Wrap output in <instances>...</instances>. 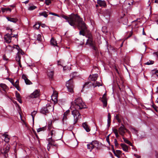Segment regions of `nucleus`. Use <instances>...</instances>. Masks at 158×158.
<instances>
[{
	"label": "nucleus",
	"mask_w": 158,
	"mask_h": 158,
	"mask_svg": "<svg viewBox=\"0 0 158 158\" xmlns=\"http://www.w3.org/2000/svg\"><path fill=\"white\" fill-rule=\"evenodd\" d=\"M118 131L119 134L123 137L124 136L126 132H130L129 130L125 127L124 125L122 123L121 124V126L119 128Z\"/></svg>",
	"instance_id": "7"
},
{
	"label": "nucleus",
	"mask_w": 158,
	"mask_h": 158,
	"mask_svg": "<svg viewBox=\"0 0 158 158\" xmlns=\"http://www.w3.org/2000/svg\"><path fill=\"white\" fill-rule=\"evenodd\" d=\"M115 118L118 121V122L119 123H120L121 122V120L120 119L119 117V114H117L115 116Z\"/></svg>",
	"instance_id": "32"
},
{
	"label": "nucleus",
	"mask_w": 158,
	"mask_h": 158,
	"mask_svg": "<svg viewBox=\"0 0 158 158\" xmlns=\"http://www.w3.org/2000/svg\"><path fill=\"white\" fill-rule=\"evenodd\" d=\"M132 35V33H130V34H129V35L128 36V37L126 38V39H128V38L130 37L131 35Z\"/></svg>",
	"instance_id": "59"
},
{
	"label": "nucleus",
	"mask_w": 158,
	"mask_h": 158,
	"mask_svg": "<svg viewBox=\"0 0 158 158\" xmlns=\"http://www.w3.org/2000/svg\"><path fill=\"white\" fill-rule=\"evenodd\" d=\"M6 18L8 21L14 23H16L18 20V19L16 18H11L8 17H6Z\"/></svg>",
	"instance_id": "20"
},
{
	"label": "nucleus",
	"mask_w": 158,
	"mask_h": 158,
	"mask_svg": "<svg viewBox=\"0 0 158 158\" xmlns=\"http://www.w3.org/2000/svg\"><path fill=\"white\" fill-rule=\"evenodd\" d=\"M15 87L18 90H19V91L20 90V89L19 85L17 86H15Z\"/></svg>",
	"instance_id": "63"
},
{
	"label": "nucleus",
	"mask_w": 158,
	"mask_h": 158,
	"mask_svg": "<svg viewBox=\"0 0 158 158\" xmlns=\"http://www.w3.org/2000/svg\"><path fill=\"white\" fill-rule=\"evenodd\" d=\"M51 107V105L48 104H47L45 106L42 107L40 110V113L44 115H47L49 113V110L50 109V108Z\"/></svg>",
	"instance_id": "6"
},
{
	"label": "nucleus",
	"mask_w": 158,
	"mask_h": 158,
	"mask_svg": "<svg viewBox=\"0 0 158 158\" xmlns=\"http://www.w3.org/2000/svg\"><path fill=\"white\" fill-rule=\"evenodd\" d=\"M89 82H85L83 86V88L85 87L86 85H88L89 84Z\"/></svg>",
	"instance_id": "56"
},
{
	"label": "nucleus",
	"mask_w": 158,
	"mask_h": 158,
	"mask_svg": "<svg viewBox=\"0 0 158 158\" xmlns=\"http://www.w3.org/2000/svg\"><path fill=\"white\" fill-rule=\"evenodd\" d=\"M110 135L107 136V137L106 138V140L107 141V142L109 144H110V142L109 140V136Z\"/></svg>",
	"instance_id": "52"
},
{
	"label": "nucleus",
	"mask_w": 158,
	"mask_h": 158,
	"mask_svg": "<svg viewBox=\"0 0 158 158\" xmlns=\"http://www.w3.org/2000/svg\"><path fill=\"white\" fill-rule=\"evenodd\" d=\"M75 104L74 107L76 109L81 110L84 108H87V107L85 105L80 97L76 98L74 101Z\"/></svg>",
	"instance_id": "3"
},
{
	"label": "nucleus",
	"mask_w": 158,
	"mask_h": 158,
	"mask_svg": "<svg viewBox=\"0 0 158 158\" xmlns=\"http://www.w3.org/2000/svg\"><path fill=\"white\" fill-rule=\"evenodd\" d=\"M37 113V111L34 110L31 113V115L32 116V119H33V121L34 120V117H35V115Z\"/></svg>",
	"instance_id": "38"
},
{
	"label": "nucleus",
	"mask_w": 158,
	"mask_h": 158,
	"mask_svg": "<svg viewBox=\"0 0 158 158\" xmlns=\"http://www.w3.org/2000/svg\"><path fill=\"white\" fill-rule=\"evenodd\" d=\"M61 17L66 20L71 26L74 27H77L79 29L81 30L80 31L79 34L80 35H85L84 31L87 29V26L83 21L82 18L77 14H72L69 16L64 15H61Z\"/></svg>",
	"instance_id": "1"
},
{
	"label": "nucleus",
	"mask_w": 158,
	"mask_h": 158,
	"mask_svg": "<svg viewBox=\"0 0 158 158\" xmlns=\"http://www.w3.org/2000/svg\"><path fill=\"white\" fill-rule=\"evenodd\" d=\"M46 129V127H40V128L38 129L37 130V132H39L41 131H44Z\"/></svg>",
	"instance_id": "31"
},
{
	"label": "nucleus",
	"mask_w": 158,
	"mask_h": 158,
	"mask_svg": "<svg viewBox=\"0 0 158 158\" xmlns=\"http://www.w3.org/2000/svg\"><path fill=\"white\" fill-rule=\"evenodd\" d=\"M114 143L115 146L116 147L118 145V143L116 139H114Z\"/></svg>",
	"instance_id": "48"
},
{
	"label": "nucleus",
	"mask_w": 158,
	"mask_h": 158,
	"mask_svg": "<svg viewBox=\"0 0 158 158\" xmlns=\"http://www.w3.org/2000/svg\"><path fill=\"white\" fill-rule=\"evenodd\" d=\"M40 90H36L30 95V97L32 98H38L40 95Z\"/></svg>",
	"instance_id": "10"
},
{
	"label": "nucleus",
	"mask_w": 158,
	"mask_h": 158,
	"mask_svg": "<svg viewBox=\"0 0 158 158\" xmlns=\"http://www.w3.org/2000/svg\"><path fill=\"white\" fill-rule=\"evenodd\" d=\"M154 63V61L152 60L149 61H148L146 63V64L147 65H150L153 64Z\"/></svg>",
	"instance_id": "44"
},
{
	"label": "nucleus",
	"mask_w": 158,
	"mask_h": 158,
	"mask_svg": "<svg viewBox=\"0 0 158 158\" xmlns=\"http://www.w3.org/2000/svg\"><path fill=\"white\" fill-rule=\"evenodd\" d=\"M63 120H66L67 119V115H64V116L63 118Z\"/></svg>",
	"instance_id": "57"
},
{
	"label": "nucleus",
	"mask_w": 158,
	"mask_h": 158,
	"mask_svg": "<svg viewBox=\"0 0 158 158\" xmlns=\"http://www.w3.org/2000/svg\"><path fill=\"white\" fill-rule=\"evenodd\" d=\"M72 114L73 115L74 121L73 124L74 125L77 123L80 116V114L77 109H75L72 111Z\"/></svg>",
	"instance_id": "4"
},
{
	"label": "nucleus",
	"mask_w": 158,
	"mask_h": 158,
	"mask_svg": "<svg viewBox=\"0 0 158 158\" xmlns=\"http://www.w3.org/2000/svg\"><path fill=\"white\" fill-rule=\"evenodd\" d=\"M82 126L87 132H89L90 130V128L86 122L82 124Z\"/></svg>",
	"instance_id": "16"
},
{
	"label": "nucleus",
	"mask_w": 158,
	"mask_h": 158,
	"mask_svg": "<svg viewBox=\"0 0 158 158\" xmlns=\"http://www.w3.org/2000/svg\"><path fill=\"white\" fill-rule=\"evenodd\" d=\"M48 142L49 144H50L51 146H57V145L55 143V141L52 139V137L48 138Z\"/></svg>",
	"instance_id": "13"
},
{
	"label": "nucleus",
	"mask_w": 158,
	"mask_h": 158,
	"mask_svg": "<svg viewBox=\"0 0 158 158\" xmlns=\"http://www.w3.org/2000/svg\"><path fill=\"white\" fill-rule=\"evenodd\" d=\"M69 110H67V111H66L64 113V115H67L69 113Z\"/></svg>",
	"instance_id": "58"
},
{
	"label": "nucleus",
	"mask_w": 158,
	"mask_h": 158,
	"mask_svg": "<svg viewBox=\"0 0 158 158\" xmlns=\"http://www.w3.org/2000/svg\"><path fill=\"white\" fill-rule=\"evenodd\" d=\"M152 107H153V108L155 109V110L156 111H157V106L154 104H153L152 105Z\"/></svg>",
	"instance_id": "49"
},
{
	"label": "nucleus",
	"mask_w": 158,
	"mask_h": 158,
	"mask_svg": "<svg viewBox=\"0 0 158 158\" xmlns=\"http://www.w3.org/2000/svg\"><path fill=\"white\" fill-rule=\"evenodd\" d=\"M3 136L5 137L4 141L6 143H8L9 142L10 138L9 135L6 134H4Z\"/></svg>",
	"instance_id": "24"
},
{
	"label": "nucleus",
	"mask_w": 158,
	"mask_h": 158,
	"mask_svg": "<svg viewBox=\"0 0 158 158\" xmlns=\"http://www.w3.org/2000/svg\"><path fill=\"white\" fill-rule=\"evenodd\" d=\"M40 23H35L33 26V27L34 29H38L40 27Z\"/></svg>",
	"instance_id": "33"
},
{
	"label": "nucleus",
	"mask_w": 158,
	"mask_h": 158,
	"mask_svg": "<svg viewBox=\"0 0 158 158\" xmlns=\"http://www.w3.org/2000/svg\"><path fill=\"white\" fill-rule=\"evenodd\" d=\"M50 146L51 145L50 144H49L48 143L47 146V149L48 150V151H49V149L50 148Z\"/></svg>",
	"instance_id": "61"
},
{
	"label": "nucleus",
	"mask_w": 158,
	"mask_h": 158,
	"mask_svg": "<svg viewBox=\"0 0 158 158\" xmlns=\"http://www.w3.org/2000/svg\"><path fill=\"white\" fill-rule=\"evenodd\" d=\"M57 94H55L52 95V100H54V102H56L57 101Z\"/></svg>",
	"instance_id": "36"
},
{
	"label": "nucleus",
	"mask_w": 158,
	"mask_h": 158,
	"mask_svg": "<svg viewBox=\"0 0 158 158\" xmlns=\"http://www.w3.org/2000/svg\"><path fill=\"white\" fill-rule=\"evenodd\" d=\"M92 143H93V147L94 148H98L99 146V142L97 140H94L92 141Z\"/></svg>",
	"instance_id": "21"
},
{
	"label": "nucleus",
	"mask_w": 158,
	"mask_h": 158,
	"mask_svg": "<svg viewBox=\"0 0 158 158\" xmlns=\"http://www.w3.org/2000/svg\"><path fill=\"white\" fill-rule=\"evenodd\" d=\"M0 86L4 90H5L7 89V86L4 84H0Z\"/></svg>",
	"instance_id": "34"
},
{
	"label": "nucleus",
	"mask_w": 158,
	"mask_h": 158,
	"mask_svg": "<svg viewBox=\"0 0 158 158\" xmlns=\"http://www.w3.org/2000/svg\"><path fill=\"white\" fill-rule=\"evenodd\" d=\"M155 74L156 76L158 77V70L156 71Z\"/></svg>",
	"instance_id": "64"
},
{
	"label": "nucleus",
	"mask_w": 158,
	"mask_h": 158,
	"mask_svg": "<svg viewBox=\"0 0 158 158\" xmlns=\"http://www.w3.org/2000/svg\"><path fill=\"white\" fill-rule=\"evenodd\" d=\"M18 101L19 102L21 103H22V102L21 100V99H20V98H18L17 99Z\"/></svg>",
	"instance_id": "62"
},
{
	"label": "nucleus",
	"mask_w": 158,
	"mask_h": 158,
	"mask_svg": "<svg viewBox=\"0 0 158 158\" xmlns=\"http://www.w3.org/2000/svg\"><path fill=\"white\" fill-rule=\"evenodd\" d=\"M37 40L40 42L41 41V40H42V37L41 35L40 34H39L37 35Z\"/></svg>",
	"instance_id": "39"
},
{
	"label": "nucleus",
	"mask_w": 158,
	"mask_h": 158,
	"mask_svg": "<svg viewBox=\"0 0 158 158\" xmlns=\"http://www.w3.org/2000/svg\"><path fill=\"white\" fill-rule=\"evenodd\" d=\"M66 86L69 92L71 93L73 92L74 85L72 78L70 79L66 82Z\"/></svg>",
	"instance_id": "5"
},
{
	"label": "nucleus",
	"mask_w": 158,
	"mask_h": 158,
	"mask_svg": "<svg viewBox=\"0 0 158 158\" xmlns=\"http://www.w3.org/2000/svg\"><path fill=\"white\" fill-rule=\"evenodd\" d=\"M123 139L124 142L127 143V144H129V145H130L131 146H133V145L129 141L128 139H127L126 138L124 137H123Z\"/></svg>",
	"instance_id": "28"
},
{
	"label": "nucleus",
	"mask_w": 158,
	"mask_h": 158,
	"mask_svg": "<svg viewBox=\"0 0 158 158\" xmlns=\"http://www.w3.org/2000/svg\"><path fill=\"white\" fill-rule=\"evenodd\" d=\"M101 101L103 103L104 107H106L107 105V99L106 97V94H104L101 99Z\"/></svg>",
	"instance_id": "11"
},
{
	"label": "nucleus",
	"mask_w": 158,
	"mask_h": 158,
	"mask_svg": "<svg viewBox=\"0 0 158 158\" xmlns=\"http://www.w3.org/2000/svg\"><path fill=\"white\" fill-rule=\"evenodd\" d=\"M19 81L18 80H17L15 82V83H14V85H13L15 87V86H18L19 85Z\"/></svg>",
	"instance_id": "42"
},
{
	"label": "nucleus",
	"mask_w": 158,
	"mask_h": 158,
	"mask_svg": "<svg viewBox=\"0 0 158 158\" xmlns=\"http://www.w3.org/2000/svg\"><path fill=\"white\" fill-rule=\"evenodd\" d=\"M112 151L115 155L118 158H119L120 157V155L121 153V151L119 150H116L115 151L114 148H113Z\"/></svg>",
	"instance_id": "17"
},
{
	"label": "nucleus",
	"mask_w": 158,
	"mask_h": 158,
	"mask_svg": "<svg viewBox=\"0 0 158 158\" xmlns=\"http://www.w3.org/2000/svg\"><path fill=\"white\" fill-rule=\"evenodd\" d=\"M111 116L110 114V113H108V119H107V126L109 127L110 126V124L111 122Z\"/></svg>",
	"instance_id": "27"
},
{
	"label": "nucleus",
	"mask_w": 158,
	"mask_h": 158,
	"mask_svg": "<svg viewBox=\"0 0 158 158\" xmlns=\"http://www.w3.org/2000/svg\"><path fill=\"white\" fill-rule=\"evenodd\" d=\"M10 30L11 32V34H7L4 37V40L5 42L8 44L10 43L11 41L12 29H10Z\"/></svg>",
	"instance_id": "9"
},
{
	"label": "nucleus",
	"mask_w": 158,
	"mask_h": 158,
	"mask_svg": "<svg viewBox=\"0 0 158 158\" xmlns=\"http://www.w3.org/2000/svg\"><path fill=\"white\" fill-rule=\"evenodd\" d=\"M3 59L4 60L7 61L8 60V59L7 58L5 55H4L3 56Z\"/></svg>",
	"instance_id": "55"
},
{
	"label": "nucleus",
	"mask_w": 158,
	"mask_h": 158,
	"mask_svg": "<svg viewBox=\"0 0 158 158\" xmlns=\"http://www.w3.org/2000/svg\"><path fill=\"white\" fill-rule=\"evenodd\" d=\"M15 94L16 97L17 98V99L20 98V94L17 91L16 92Z\"/></svg>",
	"instance_id": "43"
},
{
	"label": "nucleus",
	"mask_w": 158,
	"mask_h": 158,
	"mask_svg": "<svg viewBox=\"0 0 158 158\" xmlns=\"http://www.w3.org/2000/svg\"><path fill=\"white\" fill-rule=\"evenodd\" d=\"M85 37L88 38L85 43V45H89L91 46L93 49V52L95 54V55H98L99 54V51L97 48L95 46L91 33L90 32L88 33L85 35Z\"/></svg>",
	"instance_id": "2"
},
{
	"label": "nucleus",
	"mask_w": 158,
	"mask_h": 158,
	"mask_svg": "<svg viewBox=\"0 0 158 158\" xmlns=\"http://www.w3.org/2000/svg\"><path fill=\"white\" fill-rule=\"evenodd\" d=\"M22 78L23 79L27 85H30L32 84V82L24 74L22 76Z\"/></svg>",
	"instance_id": "15"
},
{
	"label": "nucleus",
	"mask_w": 158,
	"mask_h": 158,
	"mask_svg": "<svg viewBox=\"0 0 158 158\" xmlns=\"http://www.w3.org/2000/svg\"><path fill=\"white\" fill-rule=\"evenodd\" d=\"M56 129L54 128L53 129H50V130H48V131H50L49 134L51 136L52 138V137L55 136L56 135Z\"/></svg>",
	"instance_id": "19"
},
{
	"label": "nucleus",
	"mask_w": 158,
	"mask_h": 158,
	"mask_svg": "<svg viewBox=\"0 0 158 158\" xmlns=\"http://www.w3.org/2000/svg\"><path fill=\"white\" fill-rule=\"evenodd\" d=\"M153 54H155L156 56L158 58V51L154 52Z\"/></svg>",
	"instance_id": "60"
},
{
	"label": "nucleus",
	"mask_w": 158,
	"mask_h": 158,
	"mask_svg": "<svg viewBox=\"0 0 158 158\" xmlns=\"http://www.w3.org/2000/svg\"><path fill=\"white\" fill-rule=\"evenodd\" d=\"M40 26H41L42 27L44 28L45 27H46V26L45 24H41L40 23Z\"/></svg>",
	"instance_id": "53"
},
{
	"label": "nucleus",
	"mask_w": 158,
	"mask_h": 158,
	"mask_svg": "<svg viewBox=\"0 0 158 158\" xmlns=\"http://www.w3.org/2000/svg\"><path fill=\"white\" fill-rule=\"evenodd\" d=\"M50 43L51 45L54 46H57L56 41L53 38H51L50 40Z\"/></svg>",
	"instance_id": "23"
},
{
	"label": "nucleus",
	"mask_w": 158,
	"mask_h": 158,
	"mask_svg": "<svg viewBox=\"0 0 158 158\" xmlns=\"http://www.w3.org/2000/svg\"><path fill=\"white\" fill-rule=\"evenodd\" d=\"M98 77V75L97 74H95L93 75L92 76L90 75L89 76V78L92 81H95Z\"/></svg>",
	"instance_id": "18"
},
{
	"label": "nucleus",
	"mask_w": 158,
	"mask_h": 158,
	"mask_svg": "<svg viewBox=\"0 0 158 158\" xmlns=\"http://www.w3.org/2000/svg\"><path fill=\"white\" fill-rule=\"evenodd\" d=\"M18 52L20 53L22 55H23V54H24V52L23 51L22 49H19V50H18Z\"/></svg>",
	"instance_id": "51"
},
{
	"label": "nucleus",
	"mask_w": 158,
	"mask_h": 158,
	"mask_svg": "<svg viewBox=\"0 0 158 158\" xmlns=\"http://www.w3.org/2000/svg\"><path fill=\"white\" fill-rule=\"evenodd\" d=\"M106 26L103 27H102V30L104 32H107V31L106 30Z\"/></svg>",
	"instance_id": "46"
},
{
	"label": "nucleus",
	"mask_w": 158,
	"mask_h": 158,
	"mask_svg": "<svg viewBox=\"0 0 158 158\" xmlns=\"http://www.w3.org/2000/svg\"><path fill=\"white\" fill-rule=\"evenodd\" d=\"M7 79L10 81L13 85H14V81L13 79H11L10 80V79L9 78H8Z\"/></svg>",
	"instance_id": "54"
},
{
	"label": "nucleus",
	"mask_w": 158,
	"mask_h": 158,
	"mask_svg": "<svg viewBox=\"0 0 158 158\" xmlns=\"http://www.w3.org/2000/svg\"><path fill=\"white\" fill-rule=\"evenodd\" d=\"M51 0H45V3L47 5H48L51 3Z\"/></svg>",
	"instance_id": "45"
},
{
	"label": "nucleus",
	"mask_w": 158,
	"mask_h": 158,
	"mask_svg": "<svg viewBox=\"0 0 158 158\" xmlns=\"http://www.w3.org/2000/svg\"><path fill=\"white\" fill-rule=\"evenodd\" d=\"M112 131L115 134L118 133V130L117 129H114V128H113Z\"/></svg>",
	"instance_id": "50"
},
{
	"label": "nucleus",
	"mask_w": 158,
	"mask_h": 158,
	"mask_svg": "<svg viewBox=\"0 0 158 158\" xmlns=\"http://www.w3.org/2000/svg\"><path fill=\"white\" fill-rule=\"evenodd\" d=\"M97 3L100 6L105 7L106 6V4L104 0H97Z\"/></svg>",
	"instance_id": "12"
},
{
	"label": "nucleus",
	"mask_w": 158,
	"mask_h": 158,
	"mask_svg": "<svg viewBox=\"0 0 158 158\" xmlns=\"http://www.w3.org/2000/svg\"><path fill=\"white\" fill-rule=\"evenodd\" d=\"M92 85L94 87H96L97 86H100L102 85L101 84V83L99 82L96 81V83H92Z\"/></svg>",
	"instance_id": "30"
},
{
	"label": "nucleus",
	"mask_w": 158,
	"mask_h": 158,
	"mask_svg": "<svg viewBox=\"0 0 158 158\" xmlns=\"http://www.w3.org/2000/svg\"><path fill=\"white\" fill-rule=\"evenodd\" d=\"M48 76L51 79H52L54 75V72L53 71H51L48 72Z\"/></svg>",
	"instance_id": "26"
},
{
	"label": "nucleus",
	"mask_w": 158,
	"mask_h": 158,
	"mask_svg": "<svg viewBox=\"0 0 158 158\" xmlns=\"http://www.w3.org/2000/svg\"><path fill=\"white\" fill-rule=\"evenodd\" d=\"M87 147L88 149L90 152L93 148H94L93 143H92V142L89 144H88L87 145Z\"/></svg>",
	"instance_id": "25"
},
{
	"label": "nucleus",
	"mask_w": 158,
	"mask_h": 158,
	"mask_svg": "<svg viewBox=\"0 0 158 158\" xmlns=\"http://www.w3.org/2000/svg\"><path fill=\"white\" fill-rule=\"evenodd\" d=\"M121 146L124 151L126 152H128V146L124 144L121 143Z\"/></svg>",
	"instance_id": "22"
},
{
	"label": "nucleus",
	"mask_w": 158,
	"mask_h": 158,
	"mask_svg": "<svg viewBox=\"0 0 158 158\" xmlns=\"http://www.w3.org/2000/svg\"><path fill=\"white\" fill-rule=\"evenodd\" d=\"M48 130H50V129H53L54 128L52 126V121H50V122H49L48 123Z\"/></svg>",
	"instance_id": "29"
},
{
	"label": "nucleus",
	"mask_w": 158,
	"mask_h": 158,
	"mask_svg": "<svg viewBox=\"0 0 158 158\" xmlns=\"http://www.w3.org/2000/svg\"><path fill=\"white\" fill-rule=\"evenodd\" d=\"M49 14L52 15H53L56 16H57L58 17H60L59 15H58V14H57L56 13H54L50 12Z\"/></svg>",
	"instance_id": "47"
},
{
	"label": "nucleus",
	"mask_w": 158,
	"mask_h": 158,
	"mask_svg": "<svg viewBox=\"0 0 158 158\" xmlns=\"http://www.w3.org/2000/svg\"><path fill=\"white\" fill-rule=\"evenodd\" d=\"M76 76H77V73L76 72H73L70 74V76L72 77V78Z\"/></svg>",
	"instance_id": "40"
},
{
	"label": "nucleus",
	"mask_w": 158,
	"mask_h": 158,
	"mask_svg": "<svg viewBox=\"0 0 158 158\" xmlns=\"http://www.w3.org/2000/svg\"><path fill=\"white\" fill-rule=\"evenodd\" d=\"M20 59L21 55L19 53H17L15 57L16 60L18 62L19 65L20 67H21L22 65L20 62Z\"/></svg>",
	"instance_id": "14"
},
{
	"label": "nucleus",
	"mask_w": 158,
	"mask_h": 158,
	"mask_svg": "<svg viewBox=\"0 0 158 158\" xmlns=\"http://www.w3.org/2000/svg\"><path fill=\"white\" fill-rule=\"evenodd\" d=\"M10 148V146L8 145L6 147H4L3 148L1 149V152L3 154L5 158H7V157H8V152L9 151Z\"/></svg>",
	"instance_id": "8"
},
{
	"label": "nucleus",
	"mask_w": 158,
	"mask_h": 158,
	"mask_svg": "<svg viewBox=\"0 0 158 158\" xmlns=\"http://www.w3.org/2000/svg\"><path fill=\"white\" fill-rule=\"evenodd\" d=\"M14 48H15L11 47V46L9 45H8L7 46H6V48L7 50L9 48H10V50H11V51H12Z\"/></svg>",
	"instance_id": "41"
},
{
	"label": "nucleus",
	"mask_w": 158,
	"mask_h": 158,
	"mask_svg": "<svg viewBox=\"0 0 158 158\" xmlns=\"http://www.w3.org/2000/svg\"><path fill=\"white\" fill-rule=\"evenodd\" d=\"M37 8V7L33 5L30 6L28 8V10H33Z\"/></svg>",
	"instance_id": "35"
},
{
	"label": "nucleus",
	"mask_w": 158,
	"mask_h": 158,
	"mask_svg": "<svg viewBox=\"0 0 158 158\" xmlns=\"http://www.w3.org/2000/svg\"><path fill=\"white\" fill-rule=\"evenodd\" d=\"M39 15L40 16H43L44 17L46 18L48 17V15L47 14L46 12L45 11L42 13H40Z\"/></svg>",
	"instance_id": "37"
}]
</instances>
